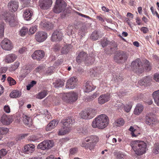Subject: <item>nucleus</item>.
<instances>
[{
    "mask_svg": "<svg viewBox=\"0 0 159 159\" xmlns=\"http://www.w3.org/2000/svg\"><path fill=\"white\" fill-rule=\"evenodd\" d=\"M130 145L135 153L138 155L143 154L146 151L147 144L143 141H132L130 143Z\"/></svg>",
    "mask_w": 159,
    "mask_h": 159,
    "instance_id": "f257e3e1",
    "label": "nucleus"
},
{
    "mask_svg": "<svg viewBox=\"0 0 159 159\" xmlns=\"http://www.w3.org/2000/svg\"><path fill=\"white\" fill-rule=\"evenodd\" d=\"M109 122V119L107 116L105 114H102L95 119L92 125L93 128L102 129L108 125Z\"/></svg>",
    "mask_w": 159,
    "mask_h": 159,
    "instance_id": "f03ea898",
    "label": "nucleus"
},
{
    "mask_svg": "<svg viewBox=\"0 0 159 159\" xmlns=\"http://www.w3.org/2000/svg\"><path fill=\"white\" fill-rule=\"evenodd\" d=\"M132 70L138 74L142 73L143 70V63L139 58H137L132 62L131 64Z\"/></svg>",
    "mask_w": 159,
    "mask_h": 159,
    "instance_id": "7ed1b4c3",
    "label": "nucleus"
},
{
    "mask_svg": "<svg viewBox=\"0 0 159 159\" xmlns=\"http://www.w3.org/2000/svg\"><path fill=\"white\" fill-rule=\"evenodd\" d=\"M128 57V55L126 53L122 51H119L116 53L114 60L117 63H121L125 62Z\"/></svg>",
    "mask_w": 159,
    "mask_h": 159,
    "instance_id": "20e7f679",
    "label": "nucleus"
},
{
    "mask_svg": "<svg viewBox=\"0 0 159 159\" xmlns=\"http://www.w3.org/2000/svg\"><path fill=\"white\" fill-rule=\"evenodd\" d=\"M66 4L63 0H56V4L53 8V11L56 13H59L64 11Z\"/></svg>",
    "mask_w": 159,
    "mask_h": 159,
    "instance_id": "39448f33",
    "label": "nucleus"
},
{
    "mask_svg": "<svg viewBox=\"0 0 159 159\" xmlns=\"http://www.w3.org/2000/svg\"><path fill=\"white\" fill-rule=\"evenodd\" d=\"M62 99L67 102H73L77 99L78 95L74 92L65 93L63 94Z\"/></svg>",
    "mask_w": 159,
    "mask_h": 159,
    "instance_id": "423d86ee",
    "label": "nucleus"
},
{
    "mask_svg": "<svg viewBox=\"0 0 159 159\" xmlns=\"http://www.w3.org/2000/svg\"><path fill=\"white\" fill-rule=\"evenodd\" d=\"M54 144L53 141L50 140H46L42 142L37 146V148L42 150L48 149L52 148Z\"/></svg>",
    "mask_w": 159,
    "mask_h": 159,
    "instance_id": "0eeeda50",
    "label": "nucleus"
},
{
    "mask_svg": "<svg viewBox=\"0 0 159 159\" xmlns=\"http://www.w3.org/2000/svg\"><path fill=\"white\" fill-rule=\"evenodd\" d=\"M54 144L53 141L50 140H46L42 142L37 146V148L42 150L48 149L52 148Z\"/></svg>",
    "mask_w": 159,
    "mask_h": 159,
    "instance_id": "6e6552de",
    "label": "nucleus"
},
{
    "mask_svg": "<svg viewBox=\"0 0 159 159\" xmlns=\"http://www.w3.org/2000/svg\"><path fill=\"white\" fill-rule=\"evenodd\" d=\"M1 45L2 48L5 50L10 51L13 48L11 42L7 38H5L2 41Z\"/></svg>",
    "mask_w": 159,
    "mask_h": 159,
    "instance_id": "1a4fd4ad",
    "label": "nucleus"
},
{
    "mask_svg": "<svg viewBox=\"0 0 159 159\" xmlns=\"http://www.w3.org/2000/svg\"><path fill=\"white\" fill-rule=\"evenodd\" d=\"M52 3V0H39V6L43 9L47 10L51 7Z\"/></svg>",
    "mask_w": 159,
    "mask_h": 159,
    "instance_id": "9d476101",
    "label": "nucleus"
},
{
    "mask_svg": "<svg viewBox=\"0 0 159 159\" xmlns=\"http://www.w3.org/2000/svg\"><path fill=\"white\" fill-rule=\"evenodd\" d=\"M44 56V52L42 50H39L35 51L31 56L33 59L40 61L43 58Z\"/></svg>",
    "mask_w": 159,
    "mask_h": 159,
    "instance_id": "9b49d317",
    "label": "nucleus"
},
{
    "mask_svg": "<svg viewBox=\"0 0 159 159\" xmlns=\"http://www.w3.org/2000/svg\"><path fill=\"white\" fill-rule=\"evenodd\" d=\"M77 81L76 78L72 77L68 80L66 83V87L67 89H73L76 85V83Z\"/></svg>",
    "mask_w": 159,
    "mask_h": 159,
    "instance_id": "f8f14e48",
    "label": "nucleus"
},
{
    "mask_svg": "<svg viewBox=\"0 0 159 159\" xmlns=\"http://www.w3.org/2000/svg\"><path fill=\"white\" fill-rule=\"evenodd\" d=\"M47 38V34L44 32H39L35 34V38L36 40L39 42L44 41Z\"/></svg>",
    "mask_w": 159,
    "mask_h": 159,
    "instance_id": "ddd939ff",
    "label": "nucleus"
},
{
    "mask_svg": "<svg viewBox=\"0 0 159 159\" xmlns=\"http://www.w3.org/2000/svg\"><path fill=\"white\" fill-rule=\"evenodd\" d=\"M62 38V34L61 31L57 30H55L52 35L51 40L53 41H59Z\"/></svg>",
    "mask_w": 159,
    "mask_h": 159,
    "instance_id": "4468645a",
    "label": "nucleus"
},
{
    "mask_svg": "<svg viewBox=\"0 0 159 159\" xmlns=\"http://www.w3.org/2000/svg\"><path fill=\"white\" fill-rule=\"evenodd\" d=\"M110 96L109 94L107 93L101 95L98 98V103L101 105L104 104L108 101L110 99Z\"/></svg>",
    "mask_w": 159,
    "mask_h": 159,
    "instance_id": "2eb2a0df",
    "label": "nucleus"
},
{
    "mask_svg": "<svg viewBox=\"0 0 159 159\" xmlns=\"http://www.w3.org/2000/svg\"><path fill=\"white\" fill-rule=\"evenodd\" d=\"M1 121L3 125H8L12 122V119L9 116L3 114L1 117Z\"/></svg>",
    "mask_w": 159,
    "mask_h": 159,
    "instance_id": "dca6fc26",
    "label": "nucleus"
},
{
    "mask_svg": "<svg viewBox=\"0 0 159 159\" xmlns=\"http://www.w3.org/2000/svg\"><path fill=\"white\" fill-rule=\"evenodd\" d=\"M8 7L11 12L16 11L18 8L19 2L15 1H11L8 3Z\"/></svg>",
    "mask_w": 159,
    "mask_h": 159,
    "instance_id": "f3484780",
    "label": "nucleus"
},
{
    "mask_svg": "<svg viewBox=\"0 0 159 159\" xmlns=\"http://www.w3.org/2000/svg\"><path fill=\"white\" fill-rule=\"evenodd\" d=\"M62 122L63 123V126L70 129V126L75 122V120L72 117H70L63 120H62Z\"/></svg>",
    "mask_w": 159,
    "mask_h": 159,
    "instance_id": "a211bd4d",
    "label": "nucleus"
},
{
    "mask_svg": "<svg viewBox=\"0 0 159 159\" xmlns=\"http://www.w3.org/2000/svg\"><path fill=\"white\" fill-rule=\"evenodd\" d=\"M88 55L84 52H80L76 57V61L78 63L84 62Z\"/></svg>",
    "mask_w": 159,
    "mask_h": 159,
    "instance_id": "6ab92c4d",
    "label": "nucleus"
},
{
    "mask_svg": "<svg viewBox=\"0 0 159 159\" xmlns=\"http://www.w3.org/2000/svg\"><path fill=\"white\" fill-rule=\"evenodd\" d=\"M35 146L32 144L26 145L24 147L23 151L26 153L29 154L33 152L35 150Z\"/></svg>",
    "mask_w": 159,
    "mask_h": 159,
    "instance_id": "aec40b11",
    "label": "nucleus"
},
{
    "mask_svg": "<svg viewBox=\"0 0 159 159\" xmlns=\"http://www.w3.org/2000/svg\"><path fill=\"white\" fill-rule=\"evenodd\" d=\"M17 58V56L14 54H10L7 55L5 59V61L7 63L13 62Z\"/></svg>",
    "mask_w": 159,
    "mask_h": 159,
    "instance_id": "412c9836",
    "label": "nucleus"
},
{
    "mask_svg": "<svg viewBox=\"0 0 159 159\" xmlns=\"http://www.w3.org/2000/svg\"><path fill=\"white\" fill-rule=\"evenodd\" d=\"M7 16L5 17V20L6 22H8L10 26H15L16 21L15 20L14 17L11 15Z\"/></svg>",
    "mask_w": 159,
    "mask_h": 159,
    "instance_id": "4be33fe9",
    "label": "nucleus"
},
{
    "mask_svg": "<svg viewBox=\"0 0 159 159\" xmlns=\"http://www.w3.org/2000/svg\"><path fill=\"white\" fill-rule=\"evenodd\" d=\"M93 85L91 81H87L85 83L84 91L86 93H89L93 90L95 88L93 87Z\"/></svg>",
    "mask_w": 159,
    "mask_h": 159,
    "instance_id": "5701e85b",
    "label": "nucleus"
},
{
    "mask_svg": "<svg viewBox=\"0 0 159 159\" xmlns=\"http://www.w3.org/2000/svg\"><path fill=\"white\" fill-rule=\"evenodd\" d=\"M98 141V137L96 135H91L85 139L84 141L96 143Z\"/></svg>",
    "mask_w": 159,
    "mask_h": 159,
    "instance_id": "b1692460",
    "label": "nucleus"
},
{
    "mask_svg": "<svg viewBox=\"0 0 159 159\" xmlns=\"http://www.w3.org/2000/svg\"><path fill=\"white\" fill-rule=\"evenodd\" d=\"M58 121L52 120L48 124L46 127V130L47 131L51 130L54 128L58 124Z\"/></svg>",
    "mask_w": 159,
    "mask_h": 159,
    "instance_id": "393cba45",
    "label": "nucleus"
},
{
    "mask_svg": "<svg viewBox=\"0 0 159 159\" xmlns=\"http://www.w3.org/2000/svg\"><path fill=\"white\" fill-rule=\"evenodd\" d=\"M32 15V13L30 10L26 9L24 12L23 16L25 20H29L30 19Z\"/></svg>",
    "mask_w": 159,
    "mask_h": 159,
    "instance_id": "a878e982",
    "label": "nucleus"
},
{
    "mask_svg": "<svg viewBox=\"0 0 159 159\" xmlns=\"http://www.w3.org/2000/svg\"><path fill=\"white\" fill-rule=\"evenodd\" d=\"M143 107L141 104H138L135 108L134 113L135 115H139L143 111Z\"/></svg>",
    "mask_w": 159,
    "mask_h": 159,
    "instance_id": "bb28decb",
    "label": "nucleus"
},
{
    "mask_svg": "<svg viewBox=\"0 0 159 159\" xmlns=\"http://www.w3.org/2000/svg\"><path fill=\"white\" fill-rule=\"evenodd\" d=\"M152 95L155 103L159 106V90L153 92Z\"/></svg>",
    "mask_w": 159,
    "mask_h": 159,
    "instance_id": "cd10ccee",
    "label": "nucleus"
},
{
    "mask_svg": "<svg viewBox=\"0 0 159 159\" xmlns=\"http://www.w3.org/2000/svg\"><path fill=\"white\" fill-rule=\"evenodd\" d=\"M146 123L149 125H152L156 123V119L153 117L147 116L146 117Z\"/></svg>",
    "mask_w": 159,
    "mask_h": 159,
    "instance_id": "c85d7f7f",
    "label": "nucleus"
},
{
    "mask_svg": "<svg viewBox=\"0 0 159 159\" xmlns=\"http://www.w3.org/2000/svg\"><path fill=\"white\" fill-rule=\"evenodd\" d=\"M95 61L94 56H87L84 62L87 65H90L93 64Z\"/></svg>",
    "mask_w": 159,
    "mask_h": 159,
    "instance_id": "c756f323",
    "label": "nucleus"
},
{
    "mask_svg": "<svg viewBox=\"0 0 159 159\" xmlns=\"http://www.w3.org/2000/svg\"><path fill=\"white\" fill-rule=\"evenodd\" d=\"M21 95V93L17 90H14L10 94V96L12 98H19Z\"/></svg>",
    "mask_w": 159,
    "mask_h": 159,
    "instance_id": "7c9ffc66",
    "label": "nucleus"
},
{
    "mask_svg": "<svg viewBox=\"0 0 159 159\" xmlns=\"http://www.w3.org/2000/svg\"><path fill=\"white\" fill-rule=\"evenodd\" d=\"M100 31L98 30H95L91 34L90 38L93 40H98L99 37Z\"/></svg>",
    "mask_w": 159,
    "mask_h": 159,
    "instance_id": "2f4dec72",
    "label": "nucleus"
},
{
    "mask_svg": "<svg viewBox=\"0 0 159 159\" xmlns=\"http://www.w3.org/2000/svg\"><path fill=\"white\" fill-rule=\"evenodd\" d=\"M40 25L46 29H51L52 28V26L51 23L49 22H46L44 21L41 22Z\"/></svg>",
    "mask_w": 159,
    "mask_h": 159,
    "instance_id": "473e14b6",
    "label": "nucleus"
},
{
    "mask_svg": "<svg viewBox=\"0 0 159 159\" xmlns=\"http://www.w3.org/2000/svg\"><path fill=\"white\" fill-rule=\"evenodd\" d=\"M114 155L117 159H125L126 158V155L120 152H114Z\"/></svg>",
    "mask_w": 159,
    "mask_h": 159,
    "instance_id": "72a5a7b5",
    "label": "nucleus"
},
{
    "mask_svg": "<svg viewBox=\"0 0 159 159\" xmlns=\"http://www.w3.org/2000/svg\"><path fill=\"white\" fill-rule=\"evenodd\" d=\"M70 129L66 128L63 126V128L59 130L58 135H64L69 132Z\"/></svg>",
    "mask_w": 159,
    "mask_h": 159,
    "instance_id": "f704fd0d",
    "label": "nucleus"
},
{
    "mask_svg": "<svg viewBox=\"0 0 159 159\" xmlns=\"http://www.w3.org/2000/svg\"><path fill=\"white\" fill-rule=\"evenodd\" d=\"M87 111L89 119H91L94 117L97 113V111L91 108L89 110H88Z\"/></svg>",
    "mask_w": 159,
    "mask_h": 159,
    "instance_id": "c9c22d12",
    "label": "nucleus"
},
{
    "mask_svg": "<svg viewBox=\"0 0 159 159\" xmlns=\"http://www.w3.org/2000/svg\"><path fill=\"white\" fill-rule=\"evenodd\" d=\"M9 131V129L4 127H0V140L2 138V136L6 134Z\"/></svg>",
    "mask_w": 159,
    "mask_h": 159,
    "instance_id": "e433bc0d",
    "label": "nucleus"
},
{
    "mask_svg": "<svg viewBox=\"0 0 159 159\" xmlns=\"http://www.w3.org/2000/svg\"><path fill=\"white\" fill-rule=\"evenodd\" d=\"M48 93L47 91L43 90V91L39 93L37 96V98L39 99H42L44 98L48 94Z\"/></svg>",
    "mask_w": 159,
    "mask_h": 159,
    "instance_id": "4c0bfd02",
    "label": "nucleus"
},
{
    "mask_svg": "<svg viewBox=\"0 0 159 159\" xmlns=\"http://www.w3.org/2000/svg\"><path fill=\"white\" fill-rule=\"evenodd\" d=\"M54 87L55 88H59L62 87L64 84V82L60 80H57L55 82L53 83Z\"/></svg>",
    "mask_w": 159,
    "mask_h": 159,
    "instance_id": "58836bf2",
    "label": "nucleus"
},
{
    "mask_svg": "<svg viewBox=\"0 0 159 159\" xmlns=\"http://www.w3.org/2000/svg\"><path fill=\"white\" fill-rule=\"evenodd\" d=\"M80 117L83 119H89L87 111L84 110L82 111L80 113Z\"/></svg>",
    "mask_w": 159,
    "mask_h": 159,
    "instance_id": "ea45409f",
    "label": "nucleus"
},
{
    "mask_svg": "<svg viewBox=\"0 0 159 159\" xmlns=\"http://www.w3.org/2000/svg\"><path fill=\"white\" fill-rule=\"evenodd\" d=\"M20 63L18 61H16L14 64L11 65V66L9 67V70L11 71H13L19 67Z\"/></svg>",
    "mask_w": 159,
    "mask_h": 159,
    "instance_id": "a19ab883",
    "label": "nucleus"
},
{
    "mask_svg": "<svg viewBox=\"0 0 159 159\" xmlns=\"http://www.w3.org/2000/svg\"><path fill=\"white\" fill-rule=\"evenodd\" d=\"M23 121L26 125H30V118L27 116L25 115L23 116Z\"/></svg>",
    "mask_w": 159,
    "mask_h": 159,
    "instance_id": "79ce46f5",
    "label": "nucleus"
},
{
    "mask_svg": "<svg viewBox=\"0 0 159 159\" xmlns=\"http://www.w3.org/2000/svg\"><path fill=\"white\" fill-rule=\"evenodd\" d=\"M28 29L25 27H23L22 29L20 30L19 34L22 36H25L28 32Z\"/></svg>",
    "mask_w": 159,
    "mask_h": 159,
    "instance_id": "37998d69",
    "label": "nucleus"
},
{
    "mask_svg": "<svg viewBox=\"0 0 159 159\" xmlns=\"http://www.w3.org/2000/svg\"><path fill=\"white\" fill-rule=\"evenodd\" d=\"M123 79V78L122 77L120 76V75L117 74L115 75V76H114V80L115 82L119 83L122 81Z\"/></svg>",
    "mask_w": 159,
    "mask_h": 159,
    "instance_id": "c03bdc74",
    "label": "nucleus"
},
{
    "mask_svg": "<svg viewBox=\"0 0 159 159\" xmlns=\"http://www.w3.org/2000/svg\"><path fill=\"white\" fill-rule=\"evenodd\" d=\"M7 80L10 86L14 85L16 84V81L11 77H8L7 79Z\"/></svg>",
    "mask_w": 159,
    "mask_h": 159,
    "instance_id": "a18cd8bd",
    "label": "nucleus"
},
{
    "mask_svg": "<svg viewBox=\"0 0 159 159\" xmlns=\"http://www.w3.org/2000/svg\"><path fill=\"white\" fill-rule=\"evenodd\" d=\"M115 124H116V126H120L123 125L124 123V122L123 119L122 118L116 120L115 122Z\"/></svg>",
    "mask_w": 159,
    "mask_h": 159,
    "instance_id": "49530a36",
    "label": "nucleus"
},
{
    "mask_svg": "<svg viewBox=\"0 0 159 159\" xmlns=\"http://www.w3.org/2000/svg\"><path fill=\"white\" fill-rule=\"evenodd\" d=\"M109 41L107 39H102L101 41V44L102 47L104 48L107 45L109 44Z\"/></svg>",
    "mask_w": 159,
    "mask_h": 159,
    "instance_id": "de8ad7c7",
    "label": "nucleus"
},
{
    "mask_svg": "<svg viewBox=\"0 0 159 159\" xmlns=\"http://www.w3.org/2000/svg\"><path fill=\"white\" fill-rule=\"evenodd\" d=\"M145 63L146 64L144 67L145 70L147 71H150L152 68L151 66L150 65L149 62L148 60H146L145 61Z\"/></svg>",
    "mask_w": 159,
    "mask_h": 159,
    "instance_id": "09e8293b",
    "label": "nucleus"
},
{
    "mask_svg": "<svg viewBox=\"0 0 159 159\" xmlns=\"http://www.w3.org/2000/svg\"><path fill=\"white\" fill-rule=\"evenodd\" d=\"M153 152L155 154H158L159 153V143H156L153 149Z\"/></svg>",
    "mask_w": 159,
    "mask_h": 159,
    "instance_id": "8fccbe9b",
    "label": "nucleus"
},
{
    "mask_svg": "<svg viewBox=\"0 0 159 159\" xmlns=\"http://www.w3.org/2000/svg\"><path fill=\"white\" fill-rule=\"evenodd\" d=\"M69 51V48L67 46L63 47L61 50V53L62 54L67 53Z\"/></svg>",
    "mask_w": 159,
    "mask_h": 159,
    "instance_id": "3c124183",
    "label": "nucleus"
},
{
    "mask_svg": "<svg viewBox=\"0 0 159 159\" xmlns=\"http://www.w3.org/2000/svg\"><path fill=\"white\" fill-rule=\"evenodd\" d=\"M132 107V105L130 104H126L125 106H124L123 107L124 108V110L127 112H128L130 111Z\"/></svg>",
    "mask_w": 159,
    "mask_h": 159,
    "instance_id": "603ef678",
    "label": "nucleus"
},
{
    "mask_svg": "<svg viewBox=\"0 0 159 159\" xmlns=\"http://www.w3.org/2000/svg\"><path fill=\"white\" fill-rule=\"evenodd\" d=\"M4 25L3 24H0V38H2L4 35Z\"/></svg>",
    "mask_w": 159,
    "mask_h": 159,
    "instance_id": "864d4df0",
    "label": "nucleus"
},
{
    "mask_svg": "<svg viewBox=\"0 0 159 159\" xmlns=\"http://www.w3.org/2000/svg\"><path fill=\"white\" fill-rule=\"evenodd\" d=\"M109 45H110V49L111 50L117 47V46L114 41H109Z\"/></svg>",
    "mask_w": 159,
    "mask_h": 159,
    "instance_id": "5fc2aeb1",
    "label": "nucleus"
},
{
    "mask_svg": "<svg viewBox=\"0 0 159 159\" xmlns=\"http://www.w3.org/2000/svg\"><path fill=\"white\" fill-rule=\"evenodd\" d=\"M129 130L131 131V134L132 137H136L137 135L134 134V132L136 131V129H134L133 127L131 126L130 127Z\"/></svg>",
    "mask_w": 159,
    "mask_h": 159,
    "instance_id": "6e6d98bb",
    "label": "nucleus"
},
{
    "mask_svg": "<svg viewBox=\"0 0 159 159\" xmlns=\"http://www.w3.org/2000/svg\"><path fill=\"white\" fill-rule=\"evenodd\" d=\"M80 132L82 133L84 135L87 134H88V131L86 127H81L80 128V130H79Z\"/></svg>",
    "mask_w": 159,
    "mask_h": 159,
    "instance_id": "4d7b16f0",
    "label": "nucleus"
},
{
    "mask_svg": "<svg viewBox=\"0 0 159 159\" xmlns=\"http://www.w3.org/2000/svg\"><path fill=\"white\" fill-rule=\"evenodd\" d=\"M7 153V151L5 148H2L0 150V157L1 158L2 157H3L6 155Z\"/></svg>",
    "mask_w": 159,
    "mask_h": 159,
    "instance_id": "13d9d810",
    "label": "nucleus"
},
{
    "mask_svg": "<svg viewBox=\"0 0 159 159\" xmlns=\"http://www.w3.org/2000/svg\"><path fill=\"white\" fill-rule=\"evenodd\" d=\"M36 83V81L34 80L32 81L27 86V90H30L31 88L33 87Z\"/></svg>",
    "mask_w": 159,
    "mask_h": 159,
    "instance_id": "bf43d9fd",
    "label": "nucleus"
},
{
    "mask_svg": "<svg viewBox=\"0 0 159 159\" xmlns=\"http://www.w3.org/2000/svg\"><path fill=\"white\" fill-rule=\"evenodd\" d=\"M145 84H148L149 83L151 80V79L149 76H146L144 77V78L143 79Z\"/></svg>",
    "mask_w": 159,
    "mask_h": 159,
    "instance_id": "052dcab7",
    "label": "nucleus"
},
{
    "mask_svg": "<svg viewBox=\"0 0 159 159\" xmlns=\"http://www.w3.org/2000/svg\"><path fill=\"white\" fill-rule=\"evenodd\" d=\"M95 144V143L89 142V143H88L87 144V148L91 150L94 148Z\"/></svg>",
    "mask_w": 159,
    "mask_h": 159,
    "instance_id": "680f3d73",
    "label": "nucleus"
},
{
    "mask_svg": "<svg viewBox=\"0 0 159 159\" xmlns=\"http://www.w3.org/2000/svg\"><path fill=\"white\" fill-rule=\"evenodd\" d=\"M37 27L35 26H32L29 30V32L31 34H34L37 30Z\"/></svg>",
    "mask_w": 159,
    "mask_h": 159,
    "instance_id": "e2e57ef3",
    "label": "nucleus"
},
{
    "mask_svg": "<svg viewBox=\"0 0 159 159\" xmlns=\"http://www.w3.org/2000/svg\"><path fill=\"white\" fill-rule=\"evenodd\" d=\"M99 70V68H96V70H93V71L92 72L94 76H97L98 75L101 73V71Z\"/></svg>",
    "mask_w": 159,
    "mask_h": 159,
    "instance_id": "0e129e2a",
    "label": "nucleus"
},
{
    "mask_svg": "<svg viewBox=\"0 0 159 159\" xmlns=\"http://www.w3.org/2000/svg\"><path fill=\"white\" fill-rule=\"evenodd\" d=\"M85 33V29L84 27L82 28L80 30L79 32V34L81 35L82 36H84Z\"/></svg>",
    "mask_w": 159,
    "mask_h": 159,
    "instance_id": "69168bd1",
    "label": "nucleus"
},
{
    "mask_svg": "<svg viewBox=\"0 0 159 159\" xmlns=\"http://www.w3.org/2000/svg\"><path fill=\"white\" fill-rule=\"evenodd\" d=\"M153 79L156 82H159V73L155 74L154 75Z\"/></svg>",
    "mask_w": 159,
    "mask_h": 159,
    "instance_id": "338daca9",
    "label": "nucleus"
},
{
    "mask_svg": "<svg viewBox=\"0 0 159 159\" xmlns=\"http://www.w3.org/2000/svg\"><path fill=\"white\" fill-rule=\"evenodd\" d=\"M4 110L5 112L7 113H9L10 112V108L8 105H5L4 106Z\"/></svg>",
    "mask_w": 159,
    "mask_h": 159,
    "instance_id": "774afa93",
    "label": "nucleus"
}]
</instances>
